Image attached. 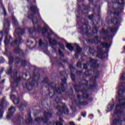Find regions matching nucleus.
<instances>
[{
    "instance_id": "obj_8",
    "label": "nucleus",
    "mask_w": 125,
    "mask_h": 125,
    "mask_svg": "<svg viewBox=\"0 0 125 125\" xmlns=\"http://www.w3.org/2000/svg\"><path fill=\"white\" fill-rule=\"evenodd\" d=\"M117 3L118 4H120L121 8L118 9V12L114 13V16H119V13L122 12V9L124 8V5H125V0H116Z\"/></svg>"
},
{
    "instance_id": "obj_3",
    "label": "nucleus",
    "mask_w": 125,
    "mask_h": 125,
    "mask_svg": "<svg viewBox=\"0 0 125 125\" xmlns=\"http://www.w3.org/2000/svg\"><path fill=\"white\" fill-rule=\"evenodd\" d=\"M66 81H67L66 78H64L62 80V83L61 85V88L59 84H56L54 88H52L54 91H56V92H57V93L59 94L61 93V91L64 92L65 90L64 88V83H66Z\"/></svg>"
},
{
    "instance_id": "obj_36",
    "label": "nucleus",
    "mask_w": 125,
    "mask_h": 125,
    "mask_svg": "<svg viewBox=\"0 0 125 125\" xmlns=\"http://www.w3.org/2000/svg\"><path fill=\"white\" fill-rule=\"evenodd\" d=\"M70 77H71L72 81H75V75H74V74L71 73Z\"/></svg>"
},
{
    "instance_id": "obj_17",
    "label": "nucleus",
    "mask_w": 125,
    "mask_h": 125,
    "mask_svg": "<svg viewBox=\"0 0 125 125\" xmlns=\"http://www.w3.org/2000/svg\"><path fill=\"white\" fill-rule=\"evenodd\" d=\"M50 34H48V35L47 36V38L49 40V42L50 44H56V43H57L56 42V40H52V39H50Z\"/></svg>"
},
{
    "instance_id": "obj_37",
    "label": "nucleus",
    "mask_w": 125,
    "mask_h": 125,
    "mask_svg": "<svg viewBox=\"0 0 125 125\" xmlns=\"http://www.w3.org/2000/svg\"><path fill=\"white\" fill-rule=\"evenodd\" d=\"M102 33H103V34H108V31L107 30H106L104 29H103L102 30Z\"/></svg>"
},
{
    "instance_id": "obj_35",
    "label": "nucleus",
    "mask_w": 125,
    "mask_h": 125,
    "mask_svg": "<svg viewBox=\"0 0 125 125\" xmlns=\"http://www.w3.org/2000/svg\"><path fill=\"white\" fill-rule=\"evenodd\" d=\"M59 45L60 47H61V48H62V49H64V48H65V47H64V45H63V44L62 43H59Z\"/></svg>"
},
{
    "instance_id": "obj_39",
    "label": "nucleus",
    "mask_w": 125,
    "mask_h": 125,
    "mask_svg": "<svg viewBox=\"0 0 125 125\" xmlns=\"http://www.w3.org/2000/svg\"><path fill=\"white\" fill-rule=\"evenodd\" d=\"M93 33L94 34H96V33H97V28L96 27L93 29Z\"/></svg>"
},
{
    "instance_id": "obj_57",
    "label": "nucleus",
    "mask_w": 125,
    "mask_h": 125,
    "mask_svg": "<svg viewBox=\"0 0 125 125\" xmlns=\"http://www.w3.org/2000/svg\"><path fill=\"white\" fill-rule=\"evenodd\" d=\"M0 4H1V5H2V0H0Z\"/></svg>"
},
{
    "instance_id": "obj_31",
    "label": "nucleus",
    "mask_w": 125,
    "mask_h": 125,
    "mask_svg": "<svg viewBox=\"0 0 125 125\" xmlns=\"http://www.w3.org/2000/svg\"><path fill=\"white\" fill-rule=\"evenodd\" d=\"M118 124H120V120L115 119L113 121V125H118Z\"/></svg>"
},
{
    "instance_id": "obj_47",
    "label": "nucleus",
    "mask_w": 125,
    "mask_h": 125,
    "mask_svg": "<svg viewBox=\"0 0 125 125\" xmlns=\"http://www.w3.org/2000/svg\"><path fill=\"white\" fill-rule=\"evenodd\" d=\"M91 72V70H89L88 71H86L85 72V75L86 76H90V74H88L87 73H90Z\"/></svg>"
},
{
    "instance_id": "obj_41",
    "label": "nucleus",
    "mask_w": 125,
    "mask_h": 125,
    "mask_svg": "<svg viewBox=\"0 0 125 125\" xmlns=\"http://www.w3.org/2000/svg\"><path fill=\"white\" fill-rule=\"evenodd\" d=\"M27 64V62L26 61H23L21 62L22 66H26V64Z\"/></svg>"
},
{
    "instance_id": "obj_7",
    "label": "nucleus",
    "mask_w": 125,
    "mask_h": 125,
    "mask_svg": "<svg viewBox=\"0 0 125 125\" xmlns=\"http://www.w3.org/2000/svg\"><path fill=\"white\" fill-rule=\"evenodd\" d=\"M17 73H15L14 75V76L13 75H11L12 79H13L14 80L15 82L14 83H11V84L13 87H16L18 86V83L21 81V77H20L18 78H17Z\"/></svg>"
},
{
    "instance_id": "obj_29",
    "label": "nucleus",
    "mask_w": 125,
    "mask_h": 125,
    "mask_svg": "<svg viewBox=\"0 0 125 125\" xmlns=\"http://www.w3.org/2000/svg\"><path fill=\"white\" fill-rule=\"evenodd\" d=\"M74 88L76 92H79V91H80V89H81V86L75 85L74 86Z\"/></svg>"
},
{
    "instance_id": "obj_11",
    "label": "nucleus",
    "mask_w": 125,
    "mask_h": 125,
    "mask_svg": "<svg viewBox=\"0 0 125 125\" xmlns=\"http://www.w3.org/2000/svg\"><path fill=\"white\" fill-rule=\"evenodd\" d=\"M15 111H16L15 107L13 106L10 107L9 108V113L7 116V119H10V118H11L12 116V115H13L14 113H15Z\"/></svg>"
},
{
    "instance_id": "obj_44",
    "label": "nucleus",
    "mask_w": 125,
    "mask_h": 125,
    "mask_svg": "<svg viewBox=\"0 0 125 125\" xmlns=\"http://www.w3.org/2000/svg\"><path fill=\"white\" fill-rule=\"evenodd\" d=\"M21 59L20 58H17L15 59V61H16L17 63H19L20 62Z\"/></svg>"
},
{
    "instance_id": "obj_20",
    "label": "nucleus",
    "mask_w": 125,
    "mask_h": 125,
    "mask_svg": "<svg viewBox=\"0 0 125 125\" xmlns=\"http://www.w3.org/2000/svg\"><path fill=\"white\" fill-rule=\"evenodd\" d=\"M114 103H109L107 105V112L112 111V110H113V108H114Z\"/></svg>"
},
{
    "instance_id": "obj_6",
    "label": "nucleus",
    "mask_w": 125,
    "mask_h": 125,
    "mask_svg": "<svg viewBox=\"0 0 125 125\" xmlns=\"http://www.w3.org/2000/svg\"><path fill=\"white\" fill-rule=\"evenodd\" d=\"M97 60L90 59L89 62H87V64H84L83 65V69H86L87 68V65H90L91 67H94V68L99 67V65L97 64Z\"/></svg>"
},
{
    "instance_id": "obj_63",
    "label": "nucleus",
    "mask_w": 125,
    "mask_h": 125,
    "mask_svg": "<svg viewBox=\"0 0 125 125\" xmlns=\"http://www.w3.org/2000/svg\"><path fill=\"white\" fill-rule=\"evenodd\" d=\"M82 31H83V32H84V29H83V28H82Z\"/></svg>"
},
{
    "instance_id": "obj_1",
    "label": "nucleus",
    "mask_w": 125,
    "mask_h": 125,
    "mask_svg": "<svg viewBox=\"0 0 125 125\" xmlns=\"http://www.w3.org/2000/svg\"><path fill=\"white\" fill-rule=\"evenodd\" d=\"M3 25V31L0 32V45L1 44L0 42L2 41V37H3V35H7L8 34V32H9V29H8V28H9V26L10 25V24H9V21H8V20H5Z\"/></svg>"
},
{
    "instance_id": "obj_24",
    "label": "nucleus",
    "mask_w": 125,
    "mask_h": 125,
    "mask_svg": "<svg viewBox=\"0 0 125 125\" xmlns=\"http://www.w3.org/2000/svg\"><path fill=\"white\" fill-rule=\"evenodd\" d=\"M39 44L40 46H47V43L46 42L45 44L44 42H42V39L39 40Z\"/></svg>"
},
{
    "instance_id": "obj_64",
    "label": "nucleus",
    "mask_w": 125,
    "mask_h": 125,
    "mask_svg": "<svg viewBox=\"0 0 125 125\" xmlns=\"http://www.w3.org/2000/svg\"><path fill=\"white\" fill-rule=\"evenodd\" d=\"M35 42H36L37 43V42H38V40H37V39H35Z\"/></svg>"
},
{
    "instance_id": "obj_33",
    "label": "nucleus",
    "mask_w": 125,
    "mask_h": 125,
    "mask_svg": "<svg viewBox=\"0 0 125 125\" xmlns=\"http://www.w3.org/2000/svg\"><path fill=\"white\" fill-rule=\"evenodd\" d=\"M30 116H31V114H29V118L26 120L27 123H31L32 122V118Z\"/></svg>"
},
{
    "instance_id": "obj_51",
    "label": "nucleus",
    "mask_w": 125,
    "mask_h": 125,
    "mask_svg": "<svg viewBox=\"0 0 125 125\" xmlns=\"http://www.w3.org/2000/svg\"><path fill=\"white\" fill-rule=\"evenodd\" d=\"M3 10L4 12V15L5 16V15H6V11H5V9L4 8H3Z\"/></svg>"
},
{
    "instance_id": "obj_56",
    "label": "nucleus",
    "mask_w": 125,
    "mask_h": 125,
    "mask_svg": "<svg viewBox=\"0 0 125 125\" xmlns=\"http://www.w3.org/2000/svg\"><path fill=\"white\" fill-rule=\"evenodd\" d=\"M49 95H50V97H53V95H52V93H50L49 94Z\"/></svg>"
},
{
    "instance_id": "obj_27",
    "label": "nucleus",
    "mask_w": 125,
    "mask_h": 125,
    "mask_svg": "<svg viewBox=\"0 0 125 125\" xmlns=\"http://www.w3.org/2000/svg\"><path fill=\"white\" fill-rule=\"evenodd\" d=\"M59 121H58L56 123V125H63V124L62 123L64 122V120L62 119L61 118H59Z\"/></svg>"
},
{
    "instance_id": "obj_25",
    "label": "nucleus",
    "mask_w": 125,
    "mask_h": 125,
    "mask_svg": "<svg viewBox=\"0 0 125 125\" xmlns=\"http://www.w3.org/2000/svg\"><path fill=\"white\" fill-rule=\"evenodd\" d=\"M66 47L69 49V50H70V51L74 50V47H73V46H72V44L71 43H67L66 44Z\"/></svg>"
},
{
    "instance_id": "obj_30",
    "label": "nucleus",
    "mask_w": 125,
    "mask_h": 125,
    "mask_svg": "<svg viewBox=\"0 0 125 125\" xmlns=\"http://www.w3.org/2000/svg\"><path fill=\"white\" fill-rule=\"evenodd\" d=\"M13 22L15 25H18V22L17 21V20H16V18L15 17L13 16Z\"/></svg>"
},
{
    "instance_id": "obj_60",
    "label": "nucleus",
    "mask_w": 125,
    "mask_h": 125,
    "mask_svg": "<svg viewBox=\"0 0 125 125\" xmlns=\"http://www.w3.org/2000/svg\"><path fill=\"white\" fill-rule=\"evenodd\" d=\"M89 2H92L93 0H89Z\"/></svg>"
},
{
    "instance_id": "obj_32",
    "label": "nucleus",
    "mask_w": 125,
    "mask_h": 125,
    "mask_svg": "<svg viewBox=\"0 0 125 125\" xmlns=\"http://www.w3.org/2000/svg\"><path fill=\"white\" fill-rule=\"evenodd\" d=\"M120 81H125V74H123L122 76L120 77Z\"/></svg>"
},
{
    "instance_id": "obj_28",
    "label": "nucleus",
    "mask_w": 125,
    "mask_h": 125,
    "mask_svg": "<svg viewBox=\"0 0 125 125\" xmlns=\"http://www.w3.org/2000/svg\"><path fill=\"white\" fill-rule=\"evenodd\" d=\"M29 31L30 34H34V33H35V32L36 31L35 26H34L33 28H29Z\"/></svg>"
},
{
    "instance_id": "obj_43",
    "label": "nucleus",
    "mask_w": 125,
    "mask_h": 125,
    "mask_svg": "<svg viewBox=\"0 0 125 125\" xmlns=\"http://www.w3.org/2000/svg\"><path fill=\"white\" fill-rule=\"evenodd\" d=\"M48 81V79L47 78H46L44 79L42 83H47Z\"/></svg>"
},
{
    "instance_id": "obj_46",
    "label": "nucleus",
    "mask_w": 125,
    "mask_h": 125,
    "mask_svg": "<svg viewBox=\"0 0 125 125\" xmlns=\"http://www.w3.org/2000/svg\"><path fill=\"white\" fill-rule=\"evenodd\" d=\"M77 67H78V68H81L82 67V64L81 63V62H78L77 63Z\"/></svg>"
},
{
    "instance_id": "obj_53",
    "label": "nucleus",
    "mask_w": 125,
    "mask_h": 125,
    "mask_svg": "<svg viewBox=\"0 0 125 125\" xmlns=\"http://www.w3.org/2000/svg\"><path fill=\"white\" fill-rule=\"evenodd\" d=\"M69 125H75V123H74V122L71 121V122H69Z\"/></svg>"
},
{
    "instance_id": "obj_2",
    "label": "nucleus",
    "mask_w": 125,
    "mask_h": 125,
    "mask_svg": "<svg viewBox=\"0 0 125 125\" xmlns=\"http://www.w3.org/2000/svg\"><path fill=\"white\" fill-rule=\"evenodd\" d=\"M22 42H23V40H22L21 37H19L15 41L12 42V45H13V44H15V46H17L14 50L15 53H23L22 50L20 49V48H19V44L22 43Z\"/></svg>"
},
{
    "instance_id": "obj_15",
    "label": "nucleus",
    "mask_w": 125,
    "mask_h": 125,
    "mask_svg": "<svg viewBox=\"0 0 125 125\" xmlns=\"http://www.w3.org/2000/svg\"><path fill=\"white\" fill-rule=\"evenodd\" d=\"M28 18L32 19V22L33 23L34 25H35V24H37V23H38V19H37L36 15H29L28 16Z\"/></svg>"
},
{
    "instance_id": "obj_62",
    "label": "nucleus",
    "mask_w": 125,
    "mask_h": 125,
    "mask_svg": "<svg viewBox=\"0 0 125 125\" xmlns=\"http://www.w3.org/2000/svg\"><path fill=\"white\" fill-rule=\"evenodd\" d=\"M38 17H39V19H42V18H41V16H40L39 15H38Z\"/></svg>"
},
{
    "instance_id": "obj_14",
    "label": "nucleus",
    "mask_w": 125,
    "mask_h": 125,
    "mask_svg": "<svg viewBox=\"0 0 125 125\" xmlns=\"http://www.w3.org/2000/svg\"><path fill=\"white\" fill-rule=\"evenodd\" d=\"M77 97L78 98V99H81V98H82V96H81V95H78L77 96ZM76 104L77 105V106H79V105H87V102H83L82 103L81 102V101L80 100L79 101H76L75 102Z\"/></svg>"
},
{
    "instance_id": "obj_50",
    "label": "nucleus",
    "mask_w": 125,
    "mask_h": 125,
    "mask_svg": "<svg viewBox=\"0 0 125 125\" xmlns=\"http://www.w3.org/2000/svg\"><path fill=\"white\" fill-rule=\"evenodd\" d=\"M8 11L10 12L11 11V4H9Z\"/></svg>"
},
{
    "instance_id": "obj_4",
    "label": "nucleus",
    "mask_w": 125,
    "mask_h": 125,
    "mask_svg": "<svg viewBox=\"0 0 125 125\" xmlns=\"http://www.w3.org/2000/svg\"><path fill=\"white\" fill-rule=\"evenodd\" d=\"M51 116V114L47 112H45L44 113V117L43 118H41L40 117H37L35 119V122L36 123H40V122H43V123H47L48 121V118Z\"/></svg>"
},
{
    "instance_id": "obj_52",
    "label": "nucleus",
    "mask_w": 125,
    "mask_h": 125,
    "mask_svg": "<svg viewBox=\"0 0 125 125\" xmlns=\"http://www.w3.org/2000/svg\"><path fill=\"white\" fill-rule=\"evenodd\" d=\"M95 42H99V41H98V37H96L95 38Z\"/></svg>"
},
{
    "instance_id": "obj_10",
    "label": "nucleus",
    "mask_w": 125,
    "mask_h": 125,
    "mask_svg": "<svg viewBox=\"0 0 125 125\" xmlns=\"http://www.w3.org/2000/svg\"><path fill=\"white\" fill-rule=\"evenodd\" d=\"M5 103V98L3 97L0 103V118H2L3 115V111L2 110V109H3V105H4Z\"/></svg>"
},
{
    "instance_id": "obj_45",
    "label": "nucleus",
    "mask_w": 125,
    "mask_h": 125,
    "mask_svg": "<svg viewBox=\"0 0 125 125\" xmlns=\"http://www.w3.org/2000/svg\"><path fill=\"white\" fill-rule=\"evenodd\" d=\"M59 53L61 56H64V54H63V52L61 51V50H59Z\"/></svg>"
},
{
    "instance_id": "obj_34",
    "label": "nucleus",
    "mask_w": 125,
    "mask_h": 125,
    "mask_svg": "<svg viewBox=\"0 0 125 125\" xmlns=\"http://www.w3.org/2000/svg\"><path fill=\"white\" fill-rule=\"evenodd\" d=\"M9 64L11 65V64L13 63V58L12 56H11V57L9 59Z\"/></svg>"
},
{
    "instance_id": "obj_59",
    "label": "nucleus",
    "mask_w": 125,
    "mask_h": 125,
    "mask_svg": "<svg viewBox=\"0 0 125 125\" xmlns=\"http://www.w3.org/2000/svg\"><path fill=\"white\" fill-rule=\"evenodd\" d=\"M83 86H85V87H86L87 86V84H84Z\"/></svg>"
},
{
    "instance_id": "obj_40",
    "label": "nucleus",
    "mask_w": 125,
    "mask_h": 125,
    "mask_svg": "<svg viewBox=\"0 0 125 125\" xmlns=\"http://www.w3.org/2000/svg\"><path fill=\"white\" fill-rule=\"evenodd\" d=\"M55 101L56 102V103L57 104H59V102L60 101V98L57 97L56 99H55Z\"/></svg>"
},
{
    "instance_id": "obj_54",
    "label": "nucleus",
    "mask_w": 125,
    "mask_h": 125,
    "mask_svg": "<svg viewBox=\"0 0 125 125\" xmlns=\"http://www.w3.org/2000/svg\"><path fill=\"white\" fill-rule=\"evenodd\" d=\"M82 116L83 117H85L86 116V113H82Z\"/></svg>"
},
{
    "instance_id": "obj_12",
    "label": "nucleus",
    "mask_w": 125,
    "mask_h": 125,
    "mask_svg": "<svg viewBox=\"0 0 125 125\" xmlns=\"http://www.w3.org/2000/svg\"><path fill=\"white\" fill-rule=\"evenodd\" d=\"M106 21H108V23L110 24L111 23H115L116 25L117 26L119 24L120 22L122 21V19L121 18H115L114 19V20H111V21H108V18L106 19Z\"/></svg>"
},
{
    "instance_id": "obj_26",
    "label": "nucleus",
    "mask_w": 125,
    "mask_h": 125,
    "mask_svg": "<svg viewBox=\"0 0 125 125\" xmlns=\"http://www.w3.org/2000/svg\"><path fill=\"white\" fill-rule=\"evenodd\" d=\"M101 44L103 47H104L105 48H109L110 46V44H108L107 43L102 42Z\"/></svg>"
},
{
    "instance_id": "obj_9",
    "label": "nucleus",
    "mask_w": 125,
    "mask_h": 125,
    "mask_svg": "<svg viewBox=\"0 0 125 125\" xmlns=\"http://www.w3.org/2000/svg\"><path fill=\"white\" fill-rule=\"evenodd\" d=\"M40 76L39 74H37L36 76H35L32 79H30V81H32L31 83H29V84H27L26 86L27 87V88H29V87H32L33 85H35V83H37V81L36 80L39 79V77Z\"/></svg>"
},
{
    "instance_id": "obj_55",
    "label": "nucleus",
    "mask_w": 125,
    "mask_h": 125,
    "mask_svg": "<svg viewBox=\"0 0 125 125\" xmlns=\"http://www.w3.org/2000/svg\"><path fill=\"white\" fill-rule=\"evenodd\" d=\"M89 19H90L91 20V19H92V18H93V15L89 16Z\"/></svg>"
},
{
    "instance_id": "obj_58",
    "label": "nucleus",
    "mask_w": 125,
    "mask_h": 125,
    "mask_svg": "<svg viewBox=\"0 0 125 125\" xmlns=\"http://www.w3.org/2000/svg\"><path fill=\"white\" fill-rule=\"evenodd\" d=\"M11 72V68H10L8 74H10Z\"/></svg>"
},
{
    "instance_id": "obj_61",
    "label": "nucleus",
    "mask_w": 125,
    "mask_h": 125,
    "mask_svg": "<svg viewBox=\"0 0 125 125\" xmlns=\"http://www.w3.org/2000/svg\"><path fill=\"white\" fill-rule=\"evenodd\" d=\"M83 27H85V28H88V26L86 25H83Z\"/></svg>"
},
{
    "instance_id": "obj_19",
    "label": "nucleus",
    "mask_w": 125,
    "mask_h": 125,
    "mask_svg": "<svg viewBox=\"0 0 125 125\" xmlns=\"http://www.w3.org/2000/svg\"><path fill=\"white\" fill-rule=\"evenodd\" d=\"M11 41H12V38H11L10 36H8V37L6 36L5 38V40H4V43L5 45H7V44H8V43H9V42H11Z\"/></svg>"
},
{
    "instance_id": "obj_49",
    "label": "nucleus",
    "mask_w": 125,
    "mask_h": 125,
    "mask_svg": "<svg viewBox=\"0 0 125 125\" xmlns=\"http://www.w3.org/2000/svg\"><path fill=\"white\" fill-rule=\"evenodd\" d=\"M24 121V119L23 118H21V119H19L18 122L20 123V122H23Z\"/></svg>"
},
{
    "instance_id": "obj_22",
    "label": "nucleus",
    "mask_w": 125,
    "mask_h": 125,
    "mask_svg": "<svg viewBox=\"0 0 125 125\" xmlns=\"http://www.w3.org/2000/svg\"><path fill=\"white\" fill-rule=\"evenodd\" d=\"M76 51L75 52V56L80 53L81 51H82V48H80V47L79 46V45H78V44H76Z\"/></svg>"
},
{
    "instance_id": "obj_23",
    "label": "nucleus",
    "mask_w": 125,
    "mask_h": 125,
    "mask_svg": "<svg viewBox=\"0 0 125 125\" xmlns=\"http://www.w3.org/2000/svg\"><path fill=\"white\" fill-rule=\"evenodd\" d=\"M81 91L83 93V98H87L88 95H87L86 93H85V92H86V88H84L83 90H82Z\"/></svg>"
},
{
    "instance_id": "obj_42",
    "label": "nucleus",
    "mask_w": 125,
    "mask_h": 125,
    "mask_svg": "<svg viewBox=\"0 0 125 125\" xmlns=\"http://www.w3.org/2000/svg\"><path fill=\"white\" fill-rule=\"evenodd\" d=\"M4 62V59L2 57H0V63H2Z\"/></svg>"
},
{
    "instance_id": "obj_38",
    "label": "nucleus",
    "mask_w": 125,
    "mask_h": 125,
    "mask_svg": "<svg viewBox=\"0 0 125 125\" xmlns=\"http://www.w3.org/2000/svg\"><path fill=\"white\" fill-rule=\"evenodd\" d=\"M110 32H116V28L110 27L109 28Z\"/></svg>"
},
{
    "instance_id": "obj_48",
    "label": "nucleus",
    "mask_w": 125,
    "mask_h": 125,
    "mask_svg": "<svg viewBox=\"0 0 125 125\" xmlns=\"http://www.w3.org/2000/svg\"><path fill=\"white\" fill-rule=\"evenodd\" d=\"M94 116L93 114H90L89 116V118H90V120H92V119H93L94 118Z\"/></svg>"
},
{
    "instance_id": "obj_13",
    "label": "nucleus",
    "mask_w": 125,
    "mask_h": 125,
    "mask_svg": "<svg viewBox=\"0 0 125 125\" xmlns=\"http://www.w3.org/2000/svg\"><path fill=\"white\" fill-rule=\"evenodd\" d=\"M25 30L20 28V27L15 30V34L18 36H22L24 34Z\"/></svg>"
},
{
    "instance_id": "obj_16",
    "label": "nucleus",
    "mask_w": 125,
    "mask_h": 125,
    "mask_svg": "<svg viewBox=\"0 0 125 125\" xmlns=\"http://www.w3.org/2000/svg\"><path fill=\"white\" fill-rule=\"evenodd\" d=\"M15 96L14 95H11L10 96V99L13 100L14 104H18L19 103V99L15 98ZM13 99H14L13 100Z\"/></svg>"
},
{
    "instance_id": "obj_5",
    "label": "nucleus",
    "mask_w": 125,
    "mask_h": 125,
    "mask_svg": "<svg viewBox=\"0 0 125 125\" xmlns=\"http://www.w3.org/2000/svg\"><path fill=\"white\" fill-rule=\"evenodd\" d=\"M58 109V112L57 113V115H61L62 113H64L65 115H68L69 114V109L66 105H63L62 107H61L60 106L58 105L57 107Z\"/></svg>"
},
{
    "instance_id": "obj_21",
    "label": "nucleus",
    "mask_w": 125,
    "mask_h": 125,
    "mask_svg": "<svg viewBox=\"0 0 125 125\" xmlns=\"http://www.w3.org/2000/svg\"><path fill=\"white\" fill-rule=\"evenodd\" d=\"M48 29V26L46 25L45 27L43 28L42 29L41 27H38V30H41L42 31V34H44V33H46L47 32V29Z\"/></svg>"
},
{
    "instance_id": "obj_18",
    "label": "nucleus",
    "mask_w": 125,
    "mask_h": 125,
    "mask_svg": "<svg viewBox=\"0 0 125 125\" xmlns=\"http://www.w3.org/2000/svg\"><path fill=\"white\" fill-rule=\"evenodd\" d=\"M30 9V10H31V11H32V12H33V13H35V12L39 11V10H38L37 6H36V5H31Z\"/></svg>"
}]
</instances>
